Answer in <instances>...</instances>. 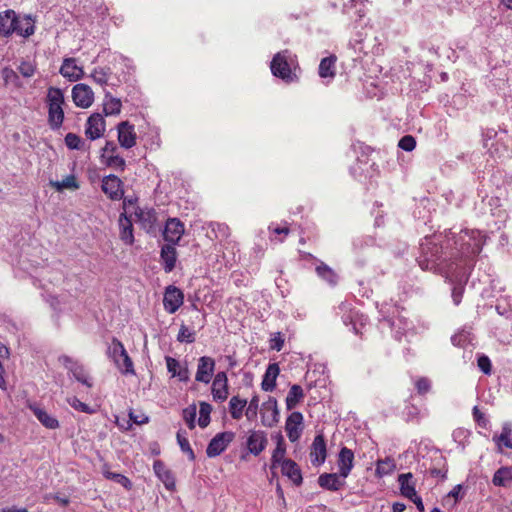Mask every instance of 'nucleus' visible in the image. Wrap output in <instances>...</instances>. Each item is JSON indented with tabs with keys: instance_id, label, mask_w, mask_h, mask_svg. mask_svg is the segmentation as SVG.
<instances>
[{
	"instance_id": "obj_1",
	"label": "nucleus",
	"mask_w": 512,
	"mask_h": 512,
	"mask_svg": "<svg viewBox=\"0 0 512 512\" xmlns=\"http://www.w3.org/2000/svg\"><path fill=\"white\" fill-rule=\"evenodd\" d=\"M482 246V236L478 231H462L457 238H426L421 244L423 259L420 266L423 269H433L448 260L467 265L482 251Z\"/></svg>"
},
{
	"instance_id": "obj_2",
	"label": "nucleus",
	"mask_w": 512,
	"mask_h": 512,
	"mask_svg": "<svg viewBox=\"0 0 512 512\" xmlns=\"http://www.w3.org/2000/svg\"><path fill=\"white\" fill-rule=\"evenodd\" d=\"M48 105V124L52 130H58L64 121V94L60 88L50 87L46 97Z\"/></svg>"
},
{
	"instance_id": "obj_3",
	"label": "nucleus",
	"mask_w": 512,
	"mask_h": 512,
	"mask_svg": "<svg viewBox=\"0 0 512 512\" xmlns=\"http://www.w3.org/2000/svg\"><path fill=\"white\" fill-rule=\"evenodd\" d=\"M107 355L114 362L115 366L122 374L134 375V365L129 357L124 345L117 339L113 338L108 346Z\"/></svg>"
},
{
	"instance_id": "obj_4",
	"label": "nucleus",
	"mask_w": 512,
	"mask_h": 512,
	"mask_svg": "<svg viewBox=\"0 0 512 512\" xmlns=\"http://www.w3.org/2000/svg\"><path fill=\"white\" fill-rule=\"evenodd\" d=\"M293 57L289 50L285 49L276 53L271 61L270 69L275 77L286 82H292L294 75L291 70Z\"/></svg>"
},
{
	"instance_id": "obj_5",
	"label": "nucleus",
	"mask_w": 512,
	"mask_h": 512,
	"mask_svg": "<svg viewBox=\"0 0 512 512\" xmlns=\"http://www.w3.org/2000/svg\"><path fill=\"white\" fill-rule=\"evenodd\" d=\"M59 362L64 365V367L72 374L75 380L87 386L88 388L93 386V382L83 365L79 364L77 361L73 360L67 355L60 356Z\"/></svg>"
},
{
	"instance_id": "obj_6",
	"label": "nucleus",
	"mask_w": 512,
	"mask_h": 512,
	"mask_svg": "<svg viewBox=\"0 0 512 512\" xmlns=\"http://www.w3.org/2000/svg\"><path fill=\"white\" fill-rule=\"evenodd\" d=\"M235 434L231 431H225L216 434L209 442L206 453L210 458L220 455L228 445L233 441Z\"/></svg>"
},
{
	"instance_id": "obj_7",
	"label": "nucleus",
	"mask_w": 512,
	"mask_h": 512,
	"mask_svg": "<svg viewBox=\"0 0 512 512\" xmlns=\"http://www.w3.org/2000/svg\"><path fill=\"white\" fill-rule=\"evenodd\" d=\"M101 189L113 201L120 200L124 196L123 182L114 174L105 176L102 179Z\"/></svg>"
},
{
	"instance_id": "obj_8",
	"label": "nucleus",
	"mask_w": 512,
	"mask_h": 512,
	"mask_svg": "<svg viewBox=\"0 0 512 512\" xmlns=\"http://www.w3.org/2000/svg\"><path fill=\"white\" fill-rule=\"evenodd\" d=\"M185 231L184 224L178 218H169L163 231V238L167 245H177Z\"/></svg>"
},
{
	"instance_id": "obj_9",
	"label": "nucleus",
	"mask_w": 512,
	"mask_h": 512,
	"mask_svg": "<svg viewBox=\"0 0 512 512\" xmlns=\"http://www.w3.org/2000/svg\"><path fill=\"white\" fill-rule=\"evenodd\" d=\"M118 142L122 148L130 149L136 145L135 127L129 121H122L117 126Z\"/></svg>"
},
{
	"instance_id": "obj_10",
	"label": "nucleus",
	"mask_w": 512,
	"mask_h": 512,
	"mask_svg": "<svg viewBox=\"0 0 512 512\" xmlns=\"http://www.w3.org/2000/svg\"><path fill=\"white\" fill-rule=\"evenodd\" d=\"M72 99L77 107L88 108L93 103L94 93L88 85L76 84L72 89Z\"/></svg>"
},
{
	"instance_id": "obj_11",
	"label": "nucleus",
	"mask_w": 512,
	"mask_h": 512,
	"mask_svg": "<svg viewBox=\"0 0 512 512\" xmlns=\"http://www.w3.org/2000/svg\"><path fill=\"white\" fill-rule=\"evenodd\" d=\"M279 421V410L277 400L274 397L262 404L261 422L266 427H272Z\"/></svg>"
},
{
	"instance_id": "obj_12",
	"label": "nucleus",
	"mask_w": 512,
	"mask_h": 512,
	"mask_svg": "<svg viewBox=\"0 0 512 512\" xmlns=\"http://www.w3.org/2000/svg\"><path fill=\"white\" fill-rule=\"evenodd\" d=\"M285 430L291 442L297 441L303 430V415L300 412H292L285 423Z\"/></svg>"
},
{
	"instance_id": "obj_13",
	"label": "nucleus",
	"mask_w": 512,
	"mask_h": 512,
	"mask_svg": "<svg viewBox=\"0 0 512 512\" xmlns=\"http://www.w3.org/2000/svg\"><path fill=\"white\" fill-rule=\"evenodd\" d=\"M105 131V120L99 113L92 114L86 122L85 134L90 140L100 138Z\"/></svg>"
},
{
	"instance_id": "obj_14",
	"label": "nucleus",
	"mask_w": 512,
	"mask_h": 512,
	"mask_svg": "<svg viewBox=\"0 0 512 512\" xmlns=\"http://www.w3.org/2000/svg\"><path fill=\"white\" fill-rule=\"evenodd\" d=\"M183 299L184 296L182 291L179 288L170 285L166 288L164 293L163 304L168 312L174 313L183 304Z\"/></svg>"
},
{
	"instance_id": "obj_15",
	"label": "nucleus",
	"mask_w": 512,
	"mask_h": 512,
	"mask_svg": "<svg viewBox=\"0 0 512 512\" xmlns=\"http://www.w3.org/2000/svg\"><path fill=\"white\" fill-rule=\"evenodd\" d=\"M327 450L323 435H317L310 449V460L314 466H320L326 460Z\"/></svg>"
},
{
	"instance_id": "obj_16",
	"label": "nucleus",
	"mask_w": 512,
	"mask_h": 512,
	"mask_svg": "<svg viewBox=\"0 0 512 512\" xmlns=\"http://www.w3.org/2000/svg\"><path fill=\"white\" fill-rule=\"evenodd\" d=\"M59 72L71 82L78 81L84 76L83 68L76 64L75 58H65Z\"/></svg>"
},
{
	"instance_id": "obj_17",
	"label": "nucleus",
	"mask_w": 512,
	"mask_h": 512,
	"mask_svg": "<svg viewBox=\"0 0 512 512\" xmlns=\"http://www.w3.org/2000/svg\"><path fill=\"white\" fill-rule=\"evenodd\" d=\"M119 225V238L120 240L128 246L134 244V229L132 220L130 217L126 215V213H121L118 220Z\"/></svg>"
},
{
	"instance_id": "obj_18",
	"label": "nucleus",
	"mask_w": 512,
	"mask_h": 512,
	"mask_svg": "<svg viewBox=\"0 0 512 512\" xmlns=\"http://www.w3.org/2000/svg\"><path fill=\"white\" fill-rule=\"evenodd\" d=\"M267 442L264 431L253 430L247 438V448L251 454L257 456L266 448Z\"/></svg>"
},
{
	"instance_id": "obj_19",
	"label": "nucleus",
	"mask_w": 512,
	"mask_h": 512,
	"mask_svg": "<svg viewBox=\"0 0 512 512\" xmlns=\"http://www.w3.org/2000/svg\"><path fill=\"white\" fill-rule=\"evenodd\" d=\"M228 379L224 372L216 374L212 383V396L215 401L223 402L228 397Z\"/></svg>"
},
{
	"instance_id": "obj_20",
	"label": "nucleus",
	"mask_w": 512,
	"mask_h": 512,
	"mask_svg": "<svg viewBox=\"0 0 512 512\" xmlns=\"http://www.w3.org/2000/svg\"><path fill=\"white\" fill-rule=\"evenodd\" d=\"M17 24V13L8 9L0 12V36L10 37L15 32Z\"/></svg>"
},
{
	"instance_id": "obj_21",
	"label": "nucleus",
	"mask_w": 512,
	"mask_h": 512,
	"mask_svg": "<svg viewBox=\"0 0 512 512\" xmlns=\"http://www.w3.org/2000/svg\"><path fill=\"white\" fill-rule=\"evenodd\" d=\"M215 362L212 358L203 356L199 359L195 379L198 382L209 383L214 372Z\"/></svg>"
},
{
	"instance_id": "obj_22",
	"label": "nucleus",
	"mask_w": 512,
	"mask_h": 512,
	"mask_svg": "<svg viewBox=\"0 0 512 512\" xmlns=\"http://www.w3.org/2000/svg\"><path fill=\"white\" fill-rule=\"evenodd\" d=\"M29 409L33 412L37 420L47 429H57L60 424L59 421L52 415H50L44 408L36 404H29Z\"/></svg>"
},
{
	"instance_id": "obj_23",
	"label": "nucleus",
	"mask_w": 512,
	"mask_h": 512,
	"mask_svg": "<svg viewBox=\"0 0 512 512\" xmlns=\"http://www.w3.org/2000/svg\"><path fill=\"white\" fill-rule=\"evenodd\" d=\"M492 440L500 453L503 452V448L512 450V424L510 422L503 423L501 433L494 435Z\"/></svg>"
},
{
	"instance_id": "obj_24",
	"label": "nucleus",
	"mask_w": 512,
	"mask_h": 512,
	"mask_svg": "<svg viewBox=\"0 0 512 512\" xmlns=\"http://www.w3.org/2000/svg\"><path fill=\"white\" fill-rule=\"evenodd\" d=\"M135 216L144 230L149 232L155 228L157 213L154 209H142L138 207L135 211Z\"/></svg>"
},
{
	"instance_id": "obj_25",
	"label": "nucleus",
	"mask_w": 512,
	"mask_h": 512,
	"mask_svg": "<svg viewBox=\"0 0 512 512\" xmlns=\"http://www.w3.org/2000/svg\"><path fill=\"white\" fill-rule=\"evenodd\" d=\"M354 453L351 449L343 447L339 452L338 468L339 474L346 478L353 468Z\"/></svg>"
},
{
	"instance_id": "obj_26",
	"label": "nucleus",
	"mask_w": 512,
	"mask_h": 512,
	"mask_svg": "<svg viewBox=\"0 0 512 512\" xmlns=\"http://www.w3.org/2000/svg\"><path fill=\"white\" fill-rule=\"evenodd\" d=\"M153 469L156 476L163 482L168 490L175 488V478L172 472L164 465L163 462L157 460L153 464Z\"/></svg>"
},
{
	"instance_id": "obj_27",
	"label": "nucleus",
	"mask_w": 512,
	"mask_h": 512,
	"mask_svg": "<svg viewBox=\"0 0 512 512\" xmlns=\"http://www.w3.org/2000/svg\"><path fill=\"white\" fill-rule=\"evenodd\" d=\"M14 27L16 29L14 33L28 38L35 33V20L31 15H25L22 18L17 15V24Z\"/></svg>"
},
{
	"instance_id": "obj_28",
	"label": "nucleus",
	"mask_w": 512,
	"mask_h": 512,
	"mask_svg": "<svg viewBox=\"0 0 512 512\" xmlns=\"http://www.w3.org/2000/svg\"><path fill=\"white\" fill-rule=\"evenodd\" d=\"M160 257L162 260L163 269L166 273L174 270L177 260V252L174 245H163L161 248Z\"/></svg>"
},
{
	"instance_id": "obj_29",
	"label": "nucleus",
	"mask_w": 512,
	"mask_h": 512,
	"mask_svg": "<svg viewBox=\"0 0 512 512\" xmlns=\"http://www.w3.org/2000/svg\"><path fill=\"white\" fill-rule=\"evenodd\" d=\"M281 472L284 476L288 477L295 485L299 486L302 484V473L295 461L283 460Z\"/></svg>"
},
{
	"instance_id": "obj_30",
	"label": "nucleus",
	"mask_w": 512,
	"mask_h": 512,
	"mask_svg": "<svg viewBox=\"0 0 512 512\" xmlns=\"http://www.w3.org/2000/svg\"><path fill=\"white\" fill-rule=\"evenodd\" d=\"M165 361L167 370L172 377H178L180 381L184 382L189 380V371L187 367H182L180 362L171 356H166Z\"/></svg>"
},
{
	"instance_id": "obj_31",
	"label": "nucleus",
	"mask_w": 512,
	"mask_h": 512,
	"mask_svg": "<svg viewBox=\"0 0 512 512\" xmlns=\"http://www.w3.org/2000/svg\"><path fill=\"white\" fill-rule=\"evenodd\" d=\"M280 373L277 363L269 364L262 379L261 388L264 391H272L276 386V379Z\"/></svg>"
},
{
	"instance_id": "obj_32",
	"label": "nucleus",
	"mask_w": 512,
	"mask_h": 512,
	"mask_svg": "<svg viewBox=\"0 0 512 512\" xmlns=\"http://www.w3.org/2000/svg\"><path fill=\"white\" fill-rule=\"evenodd\" d=\"M492 483L498 487H511L512 466H504L496 470L492 478Z\"/></svg>"
},
{
	"instance_id": "obj_33",
	"label": "nucleus",
	"mask_w": 512,
	"mask_h": 512,
	"mask_svg": "<svg viewBox=\"0 0 512 512\" xmlns=\"http://www.w3.org/2000/svg\"><path fill=\"white\" fill-rule=\"evenodd\" d=\"M412 478L413 476L411 473L400 474L398 477L401 494L408 499H413V496L416 494L415 485L412 481Z\"/></svg>"
},
{
	"instance_id": "obj_34",
	"label": "nucleus",
	"mask_w": 512,
	"mask_h": 512,
	"mask_svg": "<svg viewBox=\"0 0 512 512\" xmlns=\"http://www.w3.org/2000/svg\"><path fill=\"white\" fill-rule=\"evenodd\" d=\"M316 274L329 285L335 286L338 283L337 273L324 262H320L315 268Z\"/></svg>"
},
{
	"instance_id": "obj_35",
	"label": "nucleus",
	"mask_w": 512,
	"mask_h": 512,
	"mask_svg": "<svg viewBox=\"0 0 512 512\" xmlns=\"http://www.w3.org/2000/svg\"><path fill=\"white\" fill-rule=\"evenodd\" d=\"M336 56L331 55L329 57H325L321 60L319 64V76L321 78H334L336 75L335 71V63Z\"/></svg>"
},
{
	"instance_id": "obj_36",
	"label": "nucleus",
	"mask_w": 512,
	"mask_h": 512,
	"mask_svg": "<svg viewBox=\"0 0 512 512\" xmlns=\"http://www.w3.org/2000/svg\"><path fill=\"white\" fill-rule=\"evenodd\" d=\"M122 102L107 92L104 97L103 111L105 115H118L121 112Z\"/></svg>"
},
{
	"instance_id": "obj_37",
	"label": "nucleus",
	"mask_w": 512,
	"mask_h": 512,
	"mask_svg": "<svg viewBox=\"0 0 512 512\" xmlns=\"http://www.w3.org/2000/svg\"><path fill=\"white\" fill-rule=\"evenodd\" d=\"M318 483L322 488H325L330 491H337L342 486V483L339 481L338 475L335 473H324L320 475L318 478Z\"/></svg>"
},
{
	"instance_id": "obj_38",
	"label": "nucleus",
	"mask_w": 512,
	"mask_h": 512,
	"mask_svg": "<svg viewBox=\"0 0 512 512\" xmlns=\"http://www.w3.org/2000/svg\"><path fill=\"white\" fill-rule=\"evenodd\" d=\"M303 398L304 392L302 387L297 384L292 385L286 397L287 409L291 410L296 407Z\"/></svg>"
},
{
	"instance_id": "obj_39",
	"label": "nucleus",
	"mask_w": 512,
	"mask_h": 512,
	"mask_svg": "<svg viewBox=\"0 0 512 512\" xmlns=\"http://www.w3.org/2000/svg\"><path fill=\"white\" fill-rule=\"evenodd\" d=\"M286 447L284 444L283 437L280 435L277 440L276 448L273 451L271 457V468H275L277 465L282 466V462L285 459Z\"/></svg>"
},
{
	"instance_id": "obj_40",
	"label": "nucleus",
	"mask_w": 512,
	"mask_h": 512,
	"mask_svg": "<svg viewBox=\"0 0 512 512\" xmlns=\"http://www.w3.org/2000/svg\"><path fill=\"white\" fill-rule=\"evenodd\" d=\"M111 74L112 72L110 67H96L93 69L90 77L95 83L100 86H105L108 84Z\"/></svg>"
},
{
	"instance_id": "obj_41",
	"label": "nucleus",
	"mask_w": 512,
	"mask_h": 512,
	"mask_svg": "<svg viewBox=\"0 0 512 512\" xmlns=\"http://www.w3.org/2000/svg\"><path fill=\"white\" fill-rule=\"evenodd\" d=\"M247 401L241 399L238 396H233L229 402V410L231 417L235 420H239L242 417L243 409L245 408Z\"/></svg>"
},
{
	"instance_id": "obj_42",
	"label": "nucleus",
	"mask_w": 512,
	"mask_h": 512,
	"mask_svg": "<svg viewBox=\"0 0 512 512\" xmlns=\"http://www.w3.org/2000/svg\"><path fill=\"white\" fill-rule=\"evenodd\" d=\"M51 185L56 188L57 191H62L63 189L76 190L79 188V184L74 175H68L62 181H52Z\"/></svg>"
},
{
	"instance_id": "obj_43",
	"label": "nucleus",
	"mask_w": 512,
	"mask_h": 512,
	"mask_svg": "<svg viewBox=\"0 0 512 512\" xmlns=\"http://www.w3.org/2000/svg\"><path fill=\"white\" fill-rule=\"evenodd\" d=\"M199 418L198 424L201 428H205L210 423V414L212 411V406L207 402H200L199 404Z\"/></svg>"
},
{
	"instance_id": "obj_44",
	"label": "nucleus",
	"mask_w": 512,
	"mask_h": 512,
	"mask_svg": "<svg viewBox=\"0 0 512 512\" xmlns=\"http://www.w3.org/2000/svg\"><path fill=\"white\" fill-rule=\"evenodd\" d=\"M103 475L106 479L113 480L119 484H121L125 488H131V481L124 475L120 473L111 472L108 470V466L104 465L103 467Z\"/></svg>"
},
{
	"instance_id": "obj_45",
	"label": "nucleus",
	"mask_w": 512,
	"mask_h": 512,
	"mask_svg": "<svg viewBox=\"0 0 512 512\" xmlns=\"http://www.w3.org/2000/svg\"><path fill=\"white\" fill-rule=\"evenodd\" d=\"M395 469L394 461L390 458L379 460L376 466V474L378 476L388 475Z\"/></svg>"
},
{
	"instance_id": "obj_46",
	"label": "nucleus",
	"mask_w": 512,
	"mask_h": 512,
	"mask_svg": "<svg viewBox=\"0 0 512 512\" xmlns=\"http://www.w3.org/2000/svg\"><path fill=\"white\" fill-rule=\"evenodd\" d=\"M102 160L108 167L117 169L121 172H123L125 170L126 162H125V159L123 157H121L120 155H110L109 154V156L107 158L102 159Z\"/></svg>"
},
{
	"instance_id": "obj_47",
	"label": "nucleus",
	"mask_w": 512,
	"mask_h": 512,
	"mask_svg": "<svg viewBox=\"0 0 512 512\" xmlns=\"http://www.w3.org/2000/svg\"><path fill=\"white\" fill-rule=\"evenodd\" d=\"M197 416V409L195 405H190L183 410V419L190 429L195 428V420Z\"/></svg>"
},
{
	"instance_id": "obj_48",
	"label": "nucleus",
	"mask_w": 512,
	"mask_h": 512,
	"mask_svg": "<svg viewBox=\"0 0 512 512\" xmlns=\"http://www.w3.org/2000/svg\"><path fill=\"white\" fill-rule=\"evenodd\" d=\"M177 442L181 450L188 455L190 460L193 461L195 459V454L189 444L188 439L182 435L181 431L177 432Z\"/></svg>"
},
{
	"instance_id": "obj_49",
	"label": "nucleus",
	"mask_w": 512,
	"mask_h": 512,
	"mask_svg": "<svg viewBox=\"0 0 512 512\" xmlns=\"http://www.w3.org/2000/svg\"><path fill=\"white\" fill-rule=\"evenodd\" d=\"M2 78L4 80V84L5 85H8V84L12 83L15 86H19V76L10 67H4L2 69Z\"/></svg>"
},
{
	"instance_id": "obj_50",
	"label": "nucleus",
	"mask_w": 512,
	"mask_h": 512,
	"mask_svg": "<svg viewBox=\"0 0 512 512\" xmlns=\"http://www.w3.org/2000/svg\"><path fill=\"white\" fill-rule=\"evenodd\" d=\"M284 346V337L281 332H275L271 334V338L269 340V347L275 351H281Z\"/></svg>"
},
{
	"instance_id": "obj_51",
	"label": "nucleus",
	"mask_w": 512,
	"mask_h": 512,
	"mask_svg": "<svg viewBox=\"0 0 512 512\" xmlns=\"http://www.w3.org/2000/svg\"><path fill=\"white\" fill-rule=\"evenodd\" d=\"M68 403L75 410H78V411H81V412H84V413H87V414L94 413V409L90 408L86 403L80 401L76 397L69 398L68 399Z\"/></svg>"
},
{
	"instance_id": "obj_52",
	"label": "nucleus",
	"mask_w": 512,
	"mask_h": 512,
	"mask_svg": "<svg viewBox=\"0 0 512 512\" xmlns=\"http://www.w3.org/2000/svg\"><path fill=\"white\" fill-rule=\"evenodd\" d=\"M65 144L69 149H80L83 141L78 135L74 133H68L65 136Z\"/></svg>"
},
{
	"instance_id": "obj_53",
	"label": "nucleus",
	"mask_w": 512,
	"mask_h": 512,
	"mask_svg": "<svg viewBox=\"0 0 512 512\" xmlns=\"http://www.w3.org/2000/svg\"><path fill=\"white\" fill-rule=\"evenodd\" d=\"M177 339L178 341L180 342H186V343H192L194 342L195 340V337H194V332L191 331L188 327H186L185 325H182L180 330H179V333H178V336H177Z\"/></svg>"
},
{
	"instance_id": "obj_54",
	"label": "nucleus",
	"mask_w": 512,
	"mask_h": 512,
	"mask_svg": "<svg viewBox=\"0 0 512 512\" xmlns=\"http://www.w3.org/2000/svg\"><path fill=\"white\" fill-rule=\"evenodd\" d=\"M398 146L405 151H412L416 146V140L411 135L403 136L398 143Z\"/></svg>"
},
{
	"instance_id": "obj_55",
	"label": "nucleus",
	"mask_w": 512,
	"mask_h": 512,
	"mask_svg": "<svg viewBox=\"0 0 512 512\" xmlns=\"http://www.w3.org/2000/svg\"><path fill=\"white\" fill-rule=\"evenodd\" d=\"M19 72L21 75L25 78L32 77L36 72V67L30 63V62H21V64L18 67Z\"/></svg>"
},
{
	"instance_id": "obj_56",
	"label": "nucleus",
	"mask_w": 512,
	"mask_h": 512,
	"mask_svg": "<svg viewBox=\"0 0 512 512\" xmlns=\"http://www.w3.org/2000/svg\"><path fill=\"white\" fill-rule=\"evenodd\" d=\"M258 407H259V398L258 396H254L250 402H249V405L246 409V417L248 419H253L256 417L257 415V411H258Z\"/></svg>"
},
{
	"instance_id": "obj_57",
	"label": "nucleus",
	"mask_w": 512,
	"mask_h": 512,
	"mask_svg": "<svg viewBox=\"0 0 512 512\" xmlns=\"http://www.w3.org/2000/svg\"><path fill=\"white\" fill-rule=\"evenodd\" d=\"M415 386L419 394H426L431 388V382L426 377H421L416 380Z\"/></svg>"
},
{
	"instance_id": "obj_58",
	"label": "nucleus",
	"mask_w": 512,
	"mask_h": 512,
	"mask_svg": "<svg viewBox=\"0 0 512 512\" xmlns=\"http://www.w3.org/2000/svg\"><path fill=\"white\" fill-rule=\"evenodd\" d=\"M477 364H478L479 369L484 374L489 375L491 373V361L487 356H485V355L480 356L477 360Z\"/></svg>"
},
{
	"instance_id": "obj_59",
	"label": "nucleus",
	"mask_w": 512,
	"mask_h": 512,
	"mask_svg": "<svg viewBox=\"0 0 512 512\" xmlns=\"http://www.w3.org/2000/svg\"><path fill=\"white\" fill-rule=\"evenodd\" d=\"M117 145L113 141H107L104 148L102 149V159H105L110 155H118L117 154Z\"/></svg>"
},
{
	"instance_id": "obj_60",
	"label": "nucleus",
	"mask_w": 512,
	"mask_h": 512,
	"mask_svg": "<svg viewBox=\"0 0 512 512\" xmlns=\"http://www.w3.org/2000/svg\"><path fill=\"white\" fill-rule=\"evenodd\" d=\"M464 294V287L462 285L454 286L452 290V299L455 305H459L462 301Z\"/></svg>"
},
{
	"instance_id": "obj_61",
	"label": "nucleus",
	"mask_w": 512,
	"mask_h": 512,
	"mask_svg": "<svg viewBox=\"0 0 512 512\" xmlns=\"http://www.w3.org/2000/svg\"><path fill=\"white\" fill-rule=\"evenodd\" d=\"M473 416L475 421L482 427H486L488 424V420L485 418L484 414L478 409L477 406L473 408Z\"/></svg>"
},
{
	"instance_id": "obj_62",
	"label": "nucleus",
	"mask_w": 512,
	"mask_h": 512,
	"mask_svg": "<svg viewBox=\"0 0 512 512\" xmlns=\"http://www.w3.org/2000/svg\"><path fill=\"white\" fill-rule=\"evenodd\" d=\"M347 327L350 331H353L355 334H362V330L365 328V322H347Z\"/></svg>"
},
{
	"instance_id": "obj_63",
	"label": "nucleus",
	"mask_w": 512,
	"mask_h": 512,
	"mask_svg": "<svg viewBox=\"0 0 512 512\" xmlns=\"http://www.w3.org/2000/svg\"><path fill=\"white\" fill-rule=\"evenodd\" d=\"M461 490H462V485L458 484L456 485L449 493L448 495L446 496V500L450 499L451 497L454 498V503L453 505H455L457 503V501L459 499L462 498V496L460 495L461 493Z\"/></svg>"
},
{
	"instance_id": "obj_64",
	"label": "nucleus",
	"mask_w": 512,
	"mask_h": 512,
	"mask_svg": "<svg viewBox=\"0 0 512 512\" xmlns=\"http://www.w3.org/2000/svg\"><path fill=\"white\" fill-rule=\"evenodd\" d=\"M269 230L277 235L283 234V235L287 236L290 233V229L287 225H285L283 227H279V226H274V224L272 223L269 225Z\"/></svg>"
}]
</instances>
